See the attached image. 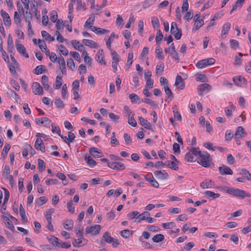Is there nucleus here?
<instances>
[{
  "mask_svg": "<svg viewBox=\"0 0 251 251\" xmlns=\"http://www.w3.org/2000/svg\"><path fill=\"white\" fill-rule=\"evenodd\" d=\"M222 190L234 197L243 199L245 197H250L251 194L245 191L234 187L225 186L222 188Z\"/></svg>",
  "mask_w": 251,
  "mask_h": 251,
  "instance_id": "obj_1",
  "label": "nucleus"
},
{
  "mask_svg": "<svg viewBox=\"0 0 251 251\" xmlns=\"http://www.w3.org/2000/svg\"><path fill=\"white\" fill-rule=\"evenodd\" d=\"M212 158L207 151H203L199 155L197 162L203 167L207 168L212 163Z\"/></svg>",
  "mask_w": 251,
  "mask_h": 251,
  "instance_id": "obj_2",
  "label": "nucleus"
},
{
  "mask_svg": "<svg viewBox=\"0 0 251 251\" xmlns=\"http://www.w3.org/2000/svg\"><path fill=\"white\" fill-rule=\"evenodd\" d=\"M103 242L112 243L113 248H116L120 244L119 240L111 237L108 232H105L103 234L100 242L102 244Z\"/></svg>",
  "mask_w": 251,
  "mask_h": 251,
  "instance_id": "obj_3",
  "label": "nucleus"
},
{
  "mask_svg": "<svg viewBox=\"0 0 251 251\" xmlns=\"http://www.w3.org/2000/svg\"><path fill=\"white\" fill-rule=\"evenodd\" d=\"M101 229V226L96 225L94 226L87 227L85 229L86 234L92 233L93 235H97L100 233Z\"/></svg>",
  "mask_w": 251,
  "mask_h": 251,
  "instance_id": "obj_4",
  "label": "nucleus"
},
{
  "mask_svg": "<svg viewBox=\"0 0 251 251\" xmlns=\"http://www.w3.org/2000/svg\"><path fill=\"white\" fill-rule=\"evenodd\" d=\"M211 86L208 83H203L198 86V91L200 96H202L203 92L205 91L207 92L211 90Z\"/></svg>",
  "mask_w": 251,
  "mask_h": 251,
  "instance_id": "obj_5",
  "label": "nucleus"
},
{
  "mask_svg": "<svg viewBox=\"0 0 251 251\" xmlns=\"http://www.w3.org/2000/svg\"><path fill=\"white\" fill-rule=\"evenodd\" d=\"M175 85L178 90H181L184 89L185 82H184V79L180 75H177L176 76Z\"/></svg>",
  "mask_w": 251,
  "mask_h": 251,
  "instance_id": "obj_6",
  "label": "nucleus"
},
{
  "mask_svg": "<svg viewBox=\"0 0 251 251\" xmlns=\"http://www.w3.org/2000/svg\"><path fill=\"white\" fill-rule=\"evenodd\" d=\"M32 91L35 95H43V87L40 83L37 82H34L32 85Z\"/></svg>",
  "mask_w": 251,
  "mask_h": 251,
  "instance_id": "obj_7",
  "label": "nucleus"
},
{
  "mask_svg": "<svg viewBox=\"0 0 251 251\" xmlns=\"http://www.w3.org/2000/svg\"><path fill=\"white\" fill-rule=\"evenodd\" d=\"M0 15L3 19L5 26H10L11 24V20L9 14L3 9L0 10Z\"/></svg>",
  "mask_w": 251,
  "mask_h": 251,
  "instance_id": "obj_8",
  "label": "nucleus"
},
{
  "mask_svg": "<svg viewBox=\"0 0 251 251\" xmlns=\"http://www.w3.org/2000/svg\"><path fill=\"white\" fill-rule=\"evenodd\" d=\"M34 147L37 150L40 151L42 152H45L46 151L44 142L41 138L36 139L34 144Z\"/></svg>",
  "mask_w": 251,
  "mask_h": 251,
  "instance_id": "obj_9",
  "label": "nucleus"
},
{
  "mask_svg": "<svg viewBox=\"0 0 251 251\" xmlns=\"http://www.w3.org/2000/svg\"><path fill=\"white\" fill-rule=\"evenodd\" d=\"M233 80L237 86L240 87H244L246 84L247 80L241 75L233 77Z\"/></svg>",
  "mask_w": 251,
  "mask_h": 251,
  "instance_id": "obj_10",
  "label": "nucleus"
},
{
  "mask_svg": "<svg viewBox=\"0 0 251 251\" xmlns=\"http://www.w3.org/2000/svg\"><path fill=\"white\" fill-rule=\"evenodd\" d=\"M154 174L156 178L159 180L167 179L169 176L168 174L165 170L156 171L154 172Z\"/></svg>",
  "mask_w": 251,
  "mask_h": 251,
  "instance_id": "obj_11",
  "label": "nucleus"
},
{
  "mask_svg": "<svg viewBox=\"0 0 251 251\" xmlns=\"http://www.w3.org/2000/svg\"><path fill=\"white\" fill-rule=\"evenodd\" d=\"M104 57V52L103 50H99L96 55V59L98 62L101 64L106 65V63L103 60Z\"/></svg>",
  "mask_w": 251,
  "mask_h": 251,
  "instance_id": "obj_12",
  "label": "nucleus"
},
{
  "mask_svg": "<svg viewBox=\"0 0 251 251\" xmlns=\"http://www.w3.org/2000/svg\"><path fill=\"white\" fill-rule=\"evenodd\" d=\"M219 170L220 173L222 175H232L233 171L232 170L228 167L222 165L221 166L219 167Z\"/></svg>",
  "mask_w": 251,
  "mask_h": 251,
  "instance_id": "obj_13",
  "label": "nucleus"
},
{
  "mask_svg": "<svg viewBox=\"0 0 251 251\" xmlns=\"http://www.w3.org/2000/svg\"><path fill=\"white\" fill-rule=\"evenodd\" d=\"M17 42L18 40L16 41V48L17 51L25 57L28 58V54L26 52L25 48L24 46Z\"/></svg>",
  "mask_w": 251,
  "mask_h": 251,
  "instance_id": "obj_14",
  "label": "nucleus"
},
{
  "mask_svg": "<svg viewBox=\"0 0 251 251\" xmlns=\"http://www.w3.org/2000/svg\"><path fill=\"white\" fill-rule=\"evenodd\" d=\"M7 50L10 54L14 53V46L12 36L10 34L8 35L7 40Z\"/></svg>",
  "mask_w": 251,
  "mask_h": 251,
  "instance_id": "obj_15",
  "label": "nucleus"
},
{
  "mask_svg": "<svg viewBox=\"0 0 251 251\" xmlns=\"http://www.w3.org/2000/svg\"><path fill=\"white\" fill-rule=\"evenodd\" d=\"M138 119L140 122V124L143 126L145 128L151 130H153L150 123H149L147 120L142 117H138Z\"/></svg>",
  "mask_w": 251,
  "mask_h": 251,
  "instance_id": "obj_16",
  "label": "nucleus"
},
{
  "mask_svg": "<svg viewBox=\"0 0 251 251\" xmlns=\"http://www.w3.org/2000/svg\"><path fill=\"white\" fill-rule=\"evenodd\" d=\"M150 216V213L148 211H144L135 218V222L140 223L143 220H147L148 216Z\"/></svg>",
  "mask_w": 251,
  "mask_h": 251,
  "instance_id": "obj_17",
  "label": "nucleus"
},
{
  "mask_svg": "<svg viewBox=\"0 0 251 251\" xmlns=\"http://www.w3.org/2000/svg\"><path fill=\"white\" fill-rule=\"evenodd\" d=\"M47 238L50 243L53 246L59 247V239L57 237L53 235H50L47 236Z\"/></svg>",
  "mask_w": 251,
  "mask_h": 251,
  "instance_id": "obj_18",
  "label": "nucleus"
},
{
  "mask_svg": "<svg viewBox=\"0 0 251 251\" xmlns=\"http://www.w3.org/2000/svg\"><path fill=\"white\" fill-rule=\"evenodd\" d=\"M1 218L4 221L5 224L7 225L8 228L12 231H15V227L11 221L7 217L4 215H1Z\"/></svg>",
  "mask_w": 251,
  "mask_h": 251,
  "instance_id": "obj_19",
  "label": "nucleus"
},
{
  "mask_svg": "<svg viewBox=\"0 0 251 251\" xmlns=\"http://www.w3.org/2000/svg\"><path fill=\"white\" fill-rule=\"evenodd\" d=\"M231 26V24L229 22L226 23L222 27L221 31V37L225 38V36L227 34Z\"/></svg>",
  "mask_w": 251,
  "mask_h": 251,
  "instance_id": "obj_20",
  "label": "nucleus"
},
{
  "mask_svg": "<svg viewBox=\"0 0 251 251\" xmlns=\"http://www.w3.org/2000/svg\"><path fill=\"white\" fill-rule=\"evenodd\" d=\"M244 129L242 126H238L234 134V139H240L242 137V134L244 133Z\"/></svg>",
  "mask_w": 251,
  "mask_h": 251,
  "instance_id": "obj_21",
  "label": "nucleus"
},
{
  "mask_svg": "<svg viewBox=\"0 0 251 251\" xmlns=\"http://www.w3.org/2000/svg\"><path fill=\"white\" fill-rule=\"evenodd\" d=\"M89 152L95 157L100 158L102 156V153L99 152L96 148H90Z\"/></svg>",
  "mask_w": 251,
  "mask_h": 251,
  "instance_id": "obj_22",
  "label": "nucleus"
},
{
  "mask_svg": "<svg viewBox=\"0 0 251 251\" xmlns=\"http://www.w3.org/2000/svg\"><path fill=\"white\" fill-rule=\"evenodd\" d=\"M19 212L22 221L23 222H27L28 220L25 215V212L22 204H21L20 205Z\"/></svg>",
  "mask_w": 251,
  "mask_h": 251,
  "instance_id": "obj_23",
  "label": "nucleus"
},
{
  "mask_svg": "<svg viewBox=\"0 0 251 251\" xmlns=\"http://www.w3.org/2000/svg\"><path fill=\"white\" fill-rule=\"evenodd\" d=\"M48 77L46 75H43L41 78V83L44 87V88L46 90H48L50 87V85L48 83Z\"/></svg>",
  "mask_w": 251,
  "mask_h": 251,
  "instance_id": "obj_24",
  "label": "nucleus"
},
{
  "mask_svg": "<svg viewBox=\"0 0 251 251\" xmlns=\"http://www.w3.org/2000/svg\"><path fill=\"white\" fill-rule=\"evenodd\" d=\"M64 227L68 230H71L74 226V222L72 220H66L63 223Z\"/></svg>",
  "mask_w": 251,
  "mask_h": 251,
  "instance_id": "obj_25",
  "label": "nucleus"
},
{
  "mask_svg": "<svg viewBox=\"0 0 251 251\" xmlns=\"http://www.w3.org/2000/svg\"><path fill=\"white\" fill-rule=\"evenodd\" d=\"M144 177L147 181H149L151 186L155 188H158L159 186L158 182L152 176V177L148 178L147 176H144Z\"/></svg>",
  "mask_w": 251,
  "mask_h": 251,
  "instance_id": "obj_26",
  "label": "nucleus"
},
{
  "mask_svg": "<svg viewBox=\"0 0 251 251\" xmlns=\"http://www.w3.org/2000/svg\"><path fill=\"white\" fill-rule=\"evenodd\" d=\"M134 231L130 230L129 229H125L121 230L120 232V234L121 236H122L124 238H127L130 235H132Z\"/></svg>",
  "mask_w": 251,
  "mask_h": 251,
  "instance_id": "obj_27",
  "label": "nucleus"
},
{
  "mask_svg": "<svg viewBox=\"0 0 251 251\" xmlns=\"http://www.w3.org/2000/svg\"><path fill=\"white\" fill-rule=\"evenodd\" d=\"M204 194L208 199L212 198V199H215L220 196L219 194L215 193L214 192L210 191H206L204 192Z\"/></svg>",
  "mask_w": 251,
  "mask_h": 251,
  "instance_id": "obj_28",
  "label": "nucleus"
},
{
  "mask_svg": "<svg viewBox=\"0 0 251 251\" xmlns=\"http://www.w3.org/2000/svg\"><path fill=\"white\" fill-rule=\"evenodd\" d=\"M213 186L212 180L209 179H206L201 183V187L203 189L212 188Z\"/></svg>",
  "mask_w": 251,
  "mask_h": 251,
  "instance_id": "obj_29",
  "label": "nucleus"
},
{
  "mask_svg": "<svg viewBox=\"0 0 251 251\" xmlns=\"http://www.w3.org/2000/svg\"><path fill=\"white\" fill-rule=\"evenodd\" d=\"M71 44L75 50L79 51H82V48H83V46L80 44V42L76 40H72Z\"/></svg>",
  "mask_w": 251,
  "mask_h": 251,
  "instance_id": "obj_30",
  "label": "nucleus"
},
{
  "mask_svg": "<svg viewBox=\"0 0 251 251\" xmlns=\"http://www.w3.org/2000/svg\"><path fill=\"white\" fill-rule=\"evenodd\" d=\"M245 0H237L234 5H233L232 9L230 12V14H231L233 11L236 10L237 8H240L242 6Z\"/></svg>",
  "mask_w": 251,
  "mask_h": 251,
  "instance_id": "obj_31",
  "label": "nucleus"
},
{
  "mask_svg": "<svg viewBox=\"0 0 251 251\" xmlns=\"http://www.w3.org/2000/svg\"><path fill=\"white\" fill-rule=\"evenodd\" d=\"M82 43L86 46H89L91 48H97V44L94 42L93 41L89 40V39H83L82 40Z\"/></svg>",
  "mask_w": 251,
  "mask_h": 251,
  "instance_id": "obj_32",
  "label": "nucleus"
},
{
  "mask_svg": "<svg viewBox=\"0 0 251 251\" xmlns=\"http://www.w3.org/2000/svg\"><path fill=\"white\" fill-rule=\"evenodd\" d=\"M0 51L1 53V55L3 57V59L4 61L9 63V58L8 54L6 52V51L3 50L2 47V44H0Z\"/></svg>",
  "mask_w": 251,
  "mask_h": 251,
  "instance_id": "obj_33",
  "label": "nucleus"
},
{
  "mask_svg": "<svg viewBox=\"0 0 251 251\" xmlns=\"http://www.w3.org/2000/svg\"><path fill=\"white\" fill-rule=\"evenodd\" d=\"M239 174L244 176L248 180H251V174L247 169H242L240 170Z\"/></svg>",
  "mask_w": 251,
  "mask_h": 251,
  "instance_id": "obj_34",
  "label": "nucleus"
},
{
  "mask_svg": "<svg viewBox=\"0 0 251 251\" xmlns=\"http://www.w3.org/2000/svg\"><path fill=\"white\" fill-rule=\"evenodd\" d=\"M165 237L162 234H158L153 236L152 240L153 242L159 243L164 240Z\"/></svg>",
  "mask_w": 251,
  "mask_h": 251,
  "instance_id": "obj_35",
  "label": "nucleus"
},
{
  "mask_svg": "<svg viewBox=\"0 0 251 251\" xmlns=\"http://www.w3.org/2000/svg\"><path fill=\"white\" fill-rule=\"evenodd\" d=\"M85 160L86 161V163L91 167H94L97 164L96 161L90 156L87 157L85 155Z\"/></svg>",
  "mask_w": 251,
  "mask_h": 251,
  "instance_id": "obj_36",
  "label": "nucleus"
},
{
  "mask_svg": "<svg viewBox=\"0 0 251 251\" xmlns=\"http://www.w3.org/2000/svg\"><path fill=\"white\" fill-rule=\"evenodd\" d=\"M168 163L167 164V166L169 168L175 170L177 171L178 170V167L177 165L176 164V162L173 161H167Z\"/></svg>",
  "mask_w": 251,
  "mask_h": 251,
  "instance_id": "obj_37",
  "label": "nucleus"
},
{
  "mask_svg": "<svg viewBox=\"0 0 251 251\" xmlns=\"http://www.w3.org/2000/svg\"><path fill=\"white\" fill-rule=\"evenodd\" d=\"M155 53L156 54V57L159 59H164V57L163 54V51L162 49L159 46H158L155 50Z\"/></svg>",
  "mask_w": 251,
  "mask_h": 251,
  "instance_id": "obj_38",
  "label": "nucleus"
},
{
  "mask_svg": "<svg viewBox=\"0 0 251 251\" xmlns=\"http://www.w3.org/2000/svg\"><path fill=\"white\" fill-rule=\"evenodd\" d=\"M164 90L165 93L167 95V99H169L172 100L174 98V94L168 86L166 85L164 86Z\"/></svg>",
  "mask_w": 251,
  "mask_h": 251,
  "instance_id": "obj_39",
  "label": "nucleus"
},
{
  "mask_svg": "<svg viewBox=\"0 0 251 251\" xmlns=\"http://www.w3.org/2000/svg\"><path fill=\"white\" fill-rule=\"evenodd\" d=\"M95 20V16L94 15H91L86 21L85 23L84 27L87 28L88 26L93 25Z\"/></svg>",
  "mask_w": 251,
  "mask_h": 251,
  "instance_id": "obj_40",
  "label": "nucleus"
},
{
  "mask_svg": "<svg viewBox=\"0 0 251 251\" xmlns=\"http://www.w3.org/2000/svg\"><path fill=\"white\" fill-rule=\"evenodd\" d=\"M238 56H235L234 57V64L236 66L240 65L242 64V57L243 56V54L241 52L238 53Z\"/></svg>",
  "mask_w": 251,
  "mask_h": 251,
  "instance_id": "obj_41",
  "label": "nucleus"
},
{
  "mask_svg": "<svg viewBox=\"0 0 251 251\" xmlns=\"http://www.w3.org/2000/svg\"><path fill=\"white\" fill-rule=\"evenodd\" d=\"M44 68V66L42 65H38L34 70V73L37 75H40L42 74L43 72H46V70H43Z\"/></svg>",
  "mask_w": 251,
  "mask_h": 251,
  "instance_id": "obj_42",
  "label": "nucleus"
},
{
  "mask_svg": "<svg viewBox=\"0 0 251 251\" xmlns=\"http://www.w3.org/2000/svg\"><path fill=\"white\" fill-rule=\"evenodd\" d=\"M24 18L25 21L27 23H31L32 19V14L30 11H26L25 14H24Z\"/></svg>",
  "mask_w": 251,
  "mask_h": 251,
  "instance_id": "obj_43",
  "label": "nucleus"
},
{
  "mask_svg": "<svg viewBox=\"0 0 251 251\" xmlns=\"http://www.w3.org/2000/svg\"><path fill=\"white\" fill-rule=\"evenodd\" d=\"M10 148L11 146L10 144H6L5 145L1 152V156L3 158H5L7 156L8 152L9 151Z\"/></svg>",
  "mask_w": 251,
  "mask_h": 251,
  "instance_id": "obj_44",
  "label": "nucleus"
},
{
  "mask_svg": "<svg viewBox=\"0 0 251 251\" xmlns=\"http://www.w3.org/2000/svg\"><path fill=\"white\" fill-rule=\"evenodd\" d=\"M46 168L44 161L41 159H38V169L41 172H43Z\"/></svg>",
  "mask_w": 251,
  "mask_h": 251,
  "instance_id": "obj_45",
  "label": "nucleus"
},
{
  "mask_svg": "<svg viewBox=\"0 0 251 251\" xmlns=\"http://www.w3.org/2000/svg\"><path fill=\"white\" fill-rule=\"evenodd\" d=\"M133 57V54L132 52H129L127 56V63L126 66L127 67V69H126V70H128L130 68V66L132 63V59Z\"/></svg>",
  "mask_w": 251,
  "mask_h": 251,
  "instance_id": "obj_46",
  "label": "nucleus"
},
{
  "mask_svg": "<svg viewBox=\"0 0 251 251\" xmlns=\"http://www.w3.org/2000/svg\"><path fill=\"white\" fill-rule=\"evenodd\" d=\"M163 36V35L161 31L160 30V29H159L157 32L156 36L155 38V40L157 44L159 45L160 44L161 41L162 40Z\"/></svg>",
  "mask_w": 251,
  "mask_h": 251,
  "instance_id": "obj_47",
  "label": "nucleus"
},
{
  "mask_svg": "<svg viewBox=\"0 0 251 251\" xmlns=\"http://www.w3.org/2000/svg\"><path fill=\"white\" fill-rule=\"evenodd\" d=\"M151 23L153 28H159L160 25L158 18L157 17H152L151 18Z\"/></svg>",
  "mask_w": 251,
  "mask_h": 251,
  "instance_id": "obj_48",
  "label": "nucleus"
},
{
  "mask_svg": "<svg viewBox=\"0 0 251 251\" xmlns=\"http://www.w3.org/2000/svg\"><path fill=\"white\" fill-rule=\"evenodd\" d=\"M204 24V21L203 19H201L199 20L198 22H195L194 25V27L193 28V30L196 31L198 30Z\"/></svg>",
  "mask_w": 251,
  "mask_h": 251,
  "instance_id": "obj_49",
  "label": "nucleus"
},
{
  "mask_svg": "<svg viewBox=\"0 0 251 251\" xmlns=\"http://www.w3.org/2000/svg\"><path fill=\"white\" fill-rule=\"evenodd\" d=\"M230 48L233 50H236L239 48L238 42L234 39H230L229 41Z\"/></svg>",
  "mask_w": 251,
  "mask_h": 251,
  "instance_id": "obj_50",
  "label": "nucleus"
},
{
  "mask_svg": "<svg viewBox=\"0 0 251 251\" xmlns=\"http://www.w3.org/2000/svg\"><path fill=\"white\" fill-rule=\"evenodd\" d=\"M184 159L187 162H192L194 161V156L192 154V153H191V152L189 151L186 153Z\"/></svg>",
  "mask_w": 251,
  "mask_h": 251,
  "instance_id": "obj_51",
  "label": "nucleus"
},
{
  "mask_svg": "<svg viewBox=\"0 0 251 251\" xmlns=\"http://www.w3.org/2000/svg\"><path fill=\"white\" fill-rule=\"evenodd\" d=\"M199 148H193V147H192L191 148V149L190 150V152H191V153H192V154L195 156H199V155L201 154V153L202 152L201 151H199Z\"/></svg>",
  "mask_w": 251,
  "mask_h": 251,
  "instance_id": "obj_52",
  "label": "nucleus"
},
{
  "mask_svg": "<svg viewBox=\"0 0 251 251\" xmlns=\"http://www.w3.org/2000/svg\"><path fill=\"white\" fill-rule=\"evenodd\" d=\"M54 104L58 108H63L64 107V104L60 98L55 99Z\"/></svg>",
  "mask_w": 251,
  "mask_h": 251,
  "instance_id": "obj_53",
  "label": "nucleus"
},
{
  "mask_svg": "<svg viewBox=\"0 0 251 251\" xmlns=\"http://www.w3.org/2000/svg\"><path fill=\"white\" fill-rule=\"evenodd\" d=\"M48 201V199L45 196L40 197L37 201V204L38 206H41L46 203Z\"/></svg>",
  "mask_w": 251,
  "mask_h": 251,
  "instance_id": "obj_54",
  "label": "nucleus"
},
{
  "mask_svg": "<svg viewBox=\"0 0 251 251\" xmlns=\"http://www.w3.org/2000/svg\"><path fill=\"white\" fill-rule=\"evenodd\" d=\"M175 36V38L176 40H179L180 39L181 36L182 35V30L181 28H179L178 29H176L174 30V33H172Z\"/></svg>",
  "mask_w": 251,
  "mask_h": 251,
  "instance_id": "obj_55",
  "label": "nucleus"
},
{
  "mask_svg": "<svg viewBox=\"0 0 251 251\" xmlns=\"http://www.w3.org/2000/svg\"><path fill=\"white\" fill-rule=\"evenodd\" d=\"M67 65L68 67H69L70 69L72 70H74L75 67L74 60L71 58H70L67 59Z\"/></svg>",
  "mask_w": 251,
  "mask_h": 251,
  "instance_id": "obj_56",
  "label": "nucleus"
},
{
  "mask_svg": "<svg viewBox=\"0 0 251 251\" xmlns=\"http://www.w3.org/2000/svg\"><path fill=\"white\" fill-rule=\"evenodd\" d=\"M125 168V165L121 162H115L114 170H123Z\"/></svg>",
  "mask_w": 251,
  "mask_h": 251,
  "instance_id": "obj_57",
  "label": "nucleus"
},
{
  "mask_svg": "<svg viewBox=\"0 0 251 251\" xmlns=\"http://www.w3.org/2000/svg\"><path fill=\"white\" fill-rule=\"evenodd\" d=\"M162 226L165 229H170L176 226V224L173 222L163 223Z\"/></svg>",
  "mask_w": 251,
  "mask_h": 251,
  "instance_id": "obj_58",
  "label": "nucleus"
},
{
  "mask_svg": "<svg viewBox=\"0 0 251 251\" xmlns=\"http://www.w3.org/2000/svg\"><path fill=\"white\" fill-rule=\"evenodd\" d=\"M14 20L15 23L17 25H19L21 23V19L20 16L17 11H15L14 12Z\"/></svg>",
  "mask_w": 251,
  "mask_h": 251,
  "instance_id": "obj_59",
  "label": "nucleus"
},
{
  "mask_svg": "<svg viewBox=\"0 0 251 251\" xmlns=\"http://www.w3.org/2000/svg\"><path fill=\"white\" fill-rule=\"evenodd\" d=\"M153 80L151 78H148L146 80V83L145 88L151 89L153 87Z\"/></svg>",
  "mask_w": 251,
  "mask_h": 251,
  "instance_id": "obj_60",
  "label": "nucleus"
},
{
  "mask_svg": "<svg viewBox=\"0 0 251 251\" xmlns=\"http://www.w3.org/2000/svg\"><path fill=\"white\" fill-rule=\"evenodd\" d=\"M106 217L107 219H108V220L109 221H112L114 220L116 217L115 212L113 210H111L109 212L106 213Z\"/></svg>",
  "mask_w": 251,
  "mask_h": 251,
  "instance_id": "obj_61",
  "label": "nucleus"
},
{
  "mask_svg": "<svg viewBox=\"0 0 251 251\" xmlns=\"http://www.w3.org/2000/svg\"><path fill=\"white\" fill-rule=\"evenodd\" d=\"M198 81L205 82L207 81L206 76L203 74H199L196 78Z\"/></svg>",
  "mask_w": 251,
  "mask_h": 251,
  "instance_id": "obj_62",
  "label": "nucleus"
},
{
  "mask_svg": "<svg viewBox=\"0 0 251 251\" xmlns=\"http://www.w3.org/2000/svg\"><path fill=\"white\" fill-rule=\"evenodd\" d=\"M164 64L162 62H160L159 64H157L156 67V74H157L159 72L162 73L164 71Z\"/></svg>",
  "mask_w": 251,
  "mask_h": 251,
  "instance_id": "obj_63",
  "label": "nucleus"
},
{
  "mask_svg": "<svg viewBox=\"0 0 251 251\" xmlns=\"http://www.w3.org/2000/svg\"><path fill=\"white\" fill-rule=\"evenodd\" d=\"M196 66L199 69H202L206 67L204 59L199 61L196 64Z\"/></svg>",
  "mask_w": 251,
  "mask_h": 251,
  "instance_id": "obj_64",
  "label": "nucleus"
}]
</instances>
